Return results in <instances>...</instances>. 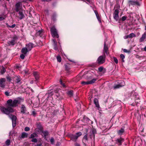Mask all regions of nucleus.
<instances>
[{
  "mask_svg": "<svg viewBox=\"0 0 146 146\" xmlns=\"http://www.w3.org/2000/svg\"><path fill=\"white\" fill-rule=\"evenodd\" d=\"M23 99L21 98L18 97L13 101L11 99L8 100L6 104V107H1L0 108L1 111L3 113L8 115L14 112L12 107L18 106L19 104L23 102Z\"/></svg>",
  "mask_w": 146,
  "mask_h": 146,
  "instance_id": "f257e3e1",
  "label": "nucleus"
},
{
  "mask_svg": "<svg viewBox=\"0 0 146 146\" xmlns=\"http://www.w3.org/2000/svg\"><path fill=\"white\" fill-rule=\"evenodd\" d=\"M106 56L105 54L103 53L102 55L100 56L97 59V62L99 64H102L105 61Z\"/></svg>",
  "mask_w": 146,
  "mask_h": 146,
  "instance_id": "f03ea898",
  "label": "nucleus"
},
{
  "mask_svg": "<svg viewBox=\"0 0 146 146\" xmlns=\"http://www.w3.org/2000/svg\"><path fill=\"white\" fill-rule=\"evenodd\" d=\"M82 135V133L80 132L76 133V135H72L70 136L71 139L74 141H76L78 137Z\"/></svg>",
  "mask_w": 146,
  "mask_h": 146,
  "instance_id": "7ed1b4c3",
  "label": "nucleus"
},
{
  "mask_svg": "<svg viewBox=\"0 0 146 146\" xmlns=\"http://www.w3.org/2000/svg\"><path fill=\"white\" fill-rule=\"evenodd\" d=\"M9 117L12 120V126L13 127H15L16 125L17 117L14 115L12 114L9 115Z\"/></svg>",
  "mask_w": 146,
  "mask_h": 146,
  "instance_id": "20e7f679",
  "label": "nucleus"
},
{
  "mask_svg": "<svg viewBox=\"0 0 146 146\" xmlns=\"http://www.w3.org/2000/svg\"><path fill=\"white\" fill-rule=\"evenodd\" d=\"M18 39V38L16 36H15L13 37L12 39L11 40L9 41L7 43L9 46L10 45H14L16 42L17 40Z\"/></svg>",
  "mask_w": 146,
  "mask_h": 146,
  "instance_id": "39448f33",
  "label": "nucleus"
},
{
  "mask_svg": "<svg viewBox=\"0 0 146 146\" xmlns=\"http://www.w3.org/2000/svg\"><path fill=\"white\" fill-rule=\"evenodd\" d=\"M50 31L53 37H58L57 30L54 27H52L51 28Z\"/></svg>",
  "mask_w": 146,
  "mask_h": 146,
  "instance_id": "423d86ee",
  "label": "nucleus"
},
{
  "mask_svg": "<svg viewBox=\"0 0 146 146\" xmlns=\"http://www.w3.org/2000/svg\"><path fill=\"white\" fill-rule=\"evenodd\" d=\"M129 5H136L138 6L140 5L139 2L135 0H129L128 1Z\"/></svg>",
  "mask_w": 146,
  "mask_h": 146,
  "instance_id": "0eeeda50",
  "label": "nucleus"
},
{
  "mask_svg": "<svg viewBox=\"0 0 146 146\" xmlns=\"http://www.w3.org/2000/svg\"><path fill=\"white\" fill-rule=\"evenodd\" d=\"M21 3L20 2L17 3L15 5V10L16 12H18L21 11Z\"/></svg>",
  "mask_w": 146,
  "mask_h": 146,
  "instance_id": "6e6552de",
  "label": "nucleus"
},
{
  "mask_svg": "<svg viewBox=\"0 0 146 146\" xmlns=\"http://www.w3.org/2000/svg\"><path fill=\"white\" fill-rule=\"evenodd\" d=\"M90 137L91 139H95V134L96 133V131L95 129H92L90 132Z\"/></svg>",
  "mask_w": 146,
  "mask_h": 146,
  "instance_id": "1a4fd4ad",
  "label": "nucleus"
},
{
  "mask_svg": "<svg viewBox=\"0 0 146 146\" xmlns=\"http://www.w3.org/2000/svg\"><path fill=\"white\" fill-rule=\"evenodd\" d=\"M82 143L85 146H88L87 143H88V136L87 134L85 135L82 139Z\"/></svg>",
  "mask_w": 146,
  "mask_h": 146,
  "instance_id": "9d476101",
  "label": "nucleus"
},
{
  "mask_svg": "<svg viewBox=\"0 0 146 146\" xmlns=\"http://www.w3.org/2000/svg\"><path fill=\"white\" fill-rule=\"evenodd\" d=\"M119 10L118 9H117L115 10L113 13L114 19L117 21L119 19Z\"/></svg>",
  "mask_w": 146,
  "mask_h": 146,
  "instance_id": "9b49d317",
  "label": "nucleus"
},
{
  "mask_svg": "<svg viewBox=\"0 0 146 146\" xmlns=\"http://www.w3.org/2000/svg\"><path fill=\"white\" fill-rule=\"evenodd\" d=\"M6 81V79L5 78H1L0 79V87L2 88H5Z\"/></svg>",
  "mask_w": 146,
  "mask_h": 146,
  "instance_id": "f8f14e48",
  "label": "nucleus"
},
{
  "mask_svg": "<svg viewBox=\"0 0 146 146\" xmlns=\"http://www.w3.org/2000/svg\"><path fill=\"white\" fill-rule=\"evenodd\" d=\"M125 84L124 82L123 81H122L120 83L114 86V88L115 89L119 88L123 86Z\"/></svg>",
  "mask_w": 146,
  "mask_h": 146,
  "instance_id": "ddd939ff",
  "label": "nucleus"
},
{
  "mask_svg": "<svg viewBox=\"0 0 146 146\" xmlns=\"http://www.w3.org/2000/svg\"><path fill=\"white\" fill-rule=\"evenodd\" d=\"M34 45L32 43H29L28 44L26 45V47H26L27 49L29 51L33 48Z\"/></svg>",
  "mask_w": 146,
  "mask_h": 146,
  "instance_id": "4468645a",
  "label": "nucleus"
},
{
  "mask_svg": "<svg viewBox=\"0 0 146 146\" xmlns=\"http://www.w3.org/2000/svg\"><path fill=\"white\" fill-rule=\"evenodd\" d=\"M27 111V109L24 105L22 104L21 107V112L23 114L25 113Z\"/></svg>",
  "mask_w": 146,
  "mask_h": 146,
  "instance_id": "2eb2a0df",
  "label": "nucleus"
},
{
  "mask_svg": "<svg viewBox=\"0 0 146 146\" xmlns=\"http://www.w3.org/2000/svg\"><path fill=\"white\" fill-rule=\"evenodd\" d=\"M146 38V32H144L141 37L139 39V42H143Z\"/></svg>",
  "mask_w": 146,
  "mask_h": 146,
  "instance_id": "dca6fc26",
  "label": "nucleus"
},
{
  "mask_svg": "<svg viewBox=\"0 0 146 146\" xmlns=\"http://www.w3.org/2000/svg\"><path fill=\"white\" fill-rule=\"evenodd\" d=\"M134 96L135 97V102L138 103L140 101L139 100L140 99L139 96L138 94L137 93H135L134 94Z\"/></svg>",
  "mask_w": 146,
  "mask_h": 146,
  "instance_id": "f3484780",
  "label": "nucleus"
},
{
  "mask_svg": "<svg viewBox=\"0 0 146 146\" xmlns=\"http://www.w3.org/2000/svg\"><path fill=\"white\" fill-rule=\"evenodd\" d=\"M108 48L106 45V42H104V48L103 49V51H104V53H103L105 54L106 53V54L108 55Z\"/></svg>",
  "mask_w": 146,
  "mask_h": 146,
  "instance_id": "a211bd4d",
  "label": "nucleus"
},
{
  "mask_svg": "<svg viewBox=\"0 0 146 146\" xmlns=\"http://www.w3.org/2000/svg\"><path fill=\"white\" fill-rule=\"evenodd\" d=\"M115 141L117 142V143L119 145H121L122 143L124 141V139H123L120 137L119 138L117 139Z\"/></svg>",
  "mask_w": 146,
  "mask_h": 146,
  "instance_id": "6ab92c4d",
  "label": "nucleus"
},
{
  "mask_svg": "<svg viewBox=\"0 0 146 146\" xmlns=\"http://www.w3.org/2000/svg\"><path fill=\"white\" fill-rule=\"evenodd\" d=\"M33 75L34 76L36 81L38 80L39 78V74L38 72H35L33 73Z\"/></svg>",
  "mask_w": 146,
  "mask_h": 146,
  "instance_id": "aec40b11",
  "label": "nucleus"
},
{
  "mask_svg": "<svg viewBox=\"0 0 146 146\" xmlns=\"http://www.w3.org/2000/svg\"><path fill=\"white\" fill-rule=\"evenodd\" d=\"M29 52V51L26 48V47L23 48L21 50V52L23 54L26 55L27 53Z\"/></svg>",
  "mask_w": 146,
  "mask_h": 146,
  "instance_id": "412c9836",
  "label": "nucleus"
},
{
  "mask_svg": "<svg viewBox=\"0 0 146 146\" xmlns=\"http://www.w3.org/2000/svg\"><path fill=\"white\" fill-rule=\"evenodd\" d=\"M21 80V78L20 77H17L15 80V82L19 84H21V82H20Z\"/></svg>",
  "mask_w": 146,
  "mask_h": 146,
  "instance_id": "4be33fe9",
  "label": "nucleus"
},
{
  "mask_svg": "<svg viewBox=\"0 0 146 146\" xmlns=\"http://www.w3.org/2000/svg\"><path fill=\"white\" fill-rule=\"evenodd\" d=\"M19 19H20L21 20L24 17V15L23 14L22 11H19Z\"/></svg>",
  "mask_w": 146,
  "mask_h": 146,
  "instance_id": "5701e85b",
  "label": "nucleus"
},
{
  "mask_svg": "<svg viewBox=\"0 0 146 146\" xmlns=\"http://www.w3.org/2000/svg\"><path fill=\"white\" fill-rule=\"evenodd\" d=\"M94 103L96 105V106L98 108L99 107V105L98 104V100L97 98H95L94 100Z\"/></svg>",
  "mask_w": 146,
  "mask_h": 146,
  "instance_id": "b1692460",
  "label": "nucleus"
},
{
  "mask_svg": "<svg viewBox=\"0 0 146 146\" xmlns=\"http://www.w3.org/2000/svg\"><path fill=\"white\" fill-rule=\"evenodd\" d=\"M85 121H86V122L88 123H92V121L89 118L87 117H84V118Z\"/></svg>",
  "mask_w": 146,
  "mask_h": 146,
  "instance_id": "393cba45",
  "label": "nucleus"
},
{
  "mask_svg": "<svg viewBox=\"0 0 146 146\" xmlns=\"http://www.w3.org/2000/svg\"><path fill=\"white\" fill-rule=\"evenodd\" d=\"M38 137V135L37 134L35 133H34L31 135L30 137H29V138L32 139L35 138H36Z\"/></svg>",
  "mask_w": 146,
  "mask_h": 146,
  "instance_id": "a878e982",
  "label": "nucleus"
},
{
  "mask_svg": "<svg viewBox=\"0 0 146 146\" xmlns=\"http://www.w3.org/2000/svg\"><path fill=\"white\" fill-rule=\"evenodd\" d=\"M42 133L44 138H46V136H48L49 134L48 132L47 131H42Z\"/></svg>",
  "mask_w": 146,
  "mask_h": 146,
  "instance_id": "bb28decb",
  "label": "nucleus"
},
{
  "mask_svg": "<svg viewBox=\"0 0 146 146\" xmlns=\"http://www.w3.org/2000/svg\"><path fill=\"white\" fill-rule=\"evenodd\" d=\"M124 131L123 128H121L120 129L117 131L119 135H121Z\"/></svg>",
  "mask_w": 146,
  "mask_h": 146,
  "instance_id": "cd10ccee",
  "label": "nucleus"
},
{
  "mask_svg": "<svg viewBox=\"0 0 146 146\" xmlns=\"http://www.w3.org/2000/svg\"><path fill=\"white\" fill-rule=\"evenodd\" d=\"M28 134L27 133L23 132L22 133L21 137L22 138H27L28 137Z\"/></svg>",
  "mask_w": 146,
  "mask_h": 146,
  "instance_id": "c85d7f7f",
  "label": "nucleus"
},
{
  "mask_svg": "<svg viewBox=\"0 0 146 146\" xmlns=\"http://www.w3.org/2000/svg\"><path fill=\"white\" fill-rule=\"evenodd\" d=\"M42 31L39 30L36 33V35L37 36H39L40 37H41L42 35Z\"/></svg>",
  "mask_w": 146,
  "mask_h": 146,
  "instance_id": "c756f323",
  "label": "nucleus"
},
{
  "mask_svg": "<svg viewBox=\"0 0 146 146\" xmlns=\"http://www.w3.org/2000/svg\"><path fill=\"white\" fill-rule=\"evenodd\" d=\"M11 140L9 139H7L5 142V144L7 146H9L11 143Z\"/></svg>",
  "mask_w": 146,
  "mask_h": 146,
  "instance_id": "7c9ffc66",
  "label": "nucleus"
},
{
  "mask_svg": "<svg viewBox=\"0 0 146 146\" xmlns=\"http://www.w3.org/2000/svg\"><path fill=\"white\" fill-rule=\"evenodd\" d=\"M6 24L7 27H9V28H14L16 26V25L15 24H14L11 26H10V25H9L8 23H6Z\"/></svg>",
  "mask_w": 146,
  "mask_h": 146,
  "instance_id": "2f4dec72",
  "label": "nucleus"
},
{
  "mask_svg": "<svg viewBox=\"0 0 146 146\" xmlns=\"http://www.w3.org/2000/svg\"><path fill=\"white\" fill-rule=\"evenodd\" d=\"M129 38H132L136 37L135 35L133 33H132L128 35Z\"/></svg>",
  "mask_w": 146,
  "mask_h": 146,
  "instance_id": "473e14b6",
  "label": "nucleus"
},
{
  "mask_svg": "<svg viewBox=\"0 0 146 146\" xmlns=\"http://www.w3.org/2000/svg\"><path fill=\"white\" fill-rule=\"evenodd\" d=\"M81 84L83 86L85 85H88L89 84V81L87 82H85V81H82L81 82Z\"/></svg>",
  "mask_w": 146,
  "mask_h": 146,
  "instance_id": "72a5a7b5",
  "label": "nucleus"
},
{
  "mask_svg": "<svg viewBox=\"0 0 146 146\" xmlns=\"http://www.w3.org/2000/svg\"><path fill=\"white\" fill-rule=\"evenodd\" d=\"M68 94L71 97L73 96V91L72 90L69 91L68 92Z\"/></svg>",
  "mask_w": 146,
  "mask_h": 146,
  "instance_id": "f704fd0d",
  "label": "nucleus"
},
{
  "mask_svg": "<svg viewBox=\"0 0 146 146\" xmlns=\"http://www.w3.org/2000/svg\"><path fill=\"white\" fill-rule=\"evenodd\" d=\"M96 79H92V80L89 81V84H92L94 83L96 81Z\"/></svg>",
  "mask_w": 146,
  "mask_h": 146,
  "instance_id": "c9c22d12",
  "label": "nucleus"
},
{
  "mask_svg": "<svg viewBox=\"0 0 146 146\" xmlns=\"http://www.w3.org/2000/svg\"><path fill=\"white\" fill-rule=\"evenodd\" d=\"M96 16L98 21L100 23H101V18L100 17L99 15L98 14Z\"/></svg>",
  "mask_w": 146,
  "mask_h": 146,
  "instance_id": "e433bc0d",
  "label": "nucleus"
},
{
  "mask_svg": "<svg viewBox=\"0 0 146 146\" xmlns=\"http://www.w3.org/2000/svg\"><path fill=\"white\" fill-rule=\"evenodd\" d=\"M54 49L56 50H57L58 49V48L57 46V43H56V42L54 44Z\"/></svg>",
  "mask_w": 146,
  "mask_h": 146,
  "instance_id": "4c0bfd02",
  "label": "nucleus"
},
{
  "mask_svg": "<svg viewBox=\"0 0 146 146\" xmlns=\"http://www.w3.org/2000/svg\"><path fill=\"white\" fill-rule=\"evenodd\" d=\"M6 71V69L5 68L3 67L2 69L1 70V74H3Z\"/></svg>",
  "mask_w": 146,
  "mask_h": 146,
  "instance_id": "58836bf2",
  "label": "nucleus"
},
{
  "mask_svg": "<svg viewBox=\"0 0 146 146\" xmlns=\"http://www.w3.org/2000/svg\"><path fill=\"white\" fill-rule=\"evenodd\" d=\"M57 59L58 61L60 62L61 61V58L60 56H57Z\"/></svg>",
  "mask_w": 146,
  "mask_h": 146,
  "instance_id": "ea45409f",
  "label": "nucleus"
},
{
  "mask_svg": "<svg viewBox=\"0 0 146 146\" xmlns=\"http://www.w3.org/2000/svg\"><path fill=\"white\" fill-rule=\"evenodd\" d=\"M26 56V55H25L24 54H23L20 55V57L21 59H23L25 57V56Z\"/></svg>",
  "mask_w": 146,
  "mask_h": 146,
  "instance_id": "a19ab883",
  "label": "nucleus"
},
{
  "mask_svg": "<svg viewBox=\"0 0 146 146\" xmlns=\"http://www.w3.org/2000/svg\"><path fill=\"white\" fill-rule=\"evenodd\" d=\"M31 141L32 142L36 143L38 141L36 138H34L32 139Z\"/></svg>",
  "mask_w": 146,
  "mask_h": 146,
  "instance_id": "79ce46f5",
  "label": "nucleus"
},
{
  "mask_svg": "<svg viewBox=\"0 0 146 146\" xmlns=\"http://www.w3.org/2000/svg\"><path fill=\"white\" fill-rule=\"evenodd\" d=\"M127 18L126 16H123L121 18V20L122 21H124L126 20Z\"/></svg>",
  "mask_w": 146,
  "mask_h": 146,
  "instance_id": "37998d69",
  "label": "nucleus"
},
{
  "mask_svg": "<svg viewBox=\"0 0 146 146\" xmlns=\"http://www.w3.org/2000/svg\"><path fill=\"white\" fill-rule=\"evenodd\" d=\"M113 59L114 61V62L116 64H117L118 63V60L115 57H113Z\"/></svg>",
  "mask_w": 146,
  "mask_h": 146,
  "instance_id": "c03bdc74",
  "label": "nucleus"
},
{
  "mask_svg": "<svg viewBox=\"0 0 146 146\" xmlns=\"http://www.w3.org/2000/svg\"><path fill=\"white\" fill-rule=\"evenodd\" d=\"M123 51L124 52L129 53L131 52V51L130 50H127L126 49H124L123 50Z\"/></svg>",
  "mask_w": 146,
  "mask_h": 146,
  "instance_id": "a18cd8bd",
  "label": "nucleus"
},
{
  "mask_svg": "<svg viewBox=\"0 0 146 146\" xmlns=\"http://www.w3.org/2000/svg\"><path fill=\"white\" fill-rule=\"evenodd\" d=\"M5 18V16L0 17V21L3 20Z\"/></svg>",
  "mask_w": 146,
  "mask_h": 146,
  "instance_id": "49530a36",
  "label": "nucleus"
},
{
  "mask_svg": "<svg viewBox=\"0 0 146 146\" xmlns=\"http://www.w3.org/2000/svg\"><path fill=\"white\" fill-rule=\"evenodd\" d=\"M30 128L28 127H26L25 128V131H27L30 130Z\"/></svg>",
  "mask_w": 146,
  "mask_h": 146,
  "instance_id": "de8ad7c7",
  "label": "nucleus"
},
{
  "mask_svg": "<svg viewBox=\"0 0 146 146\" xmlns=\"http://www.w3.org/2000/svg\"><path fill=\"white\" fill-rule=\"evenodd\" d=\"M50 142H51V144H53L54 141V139L53 138H51L50 140Z\"/></svg>",
  "mask_w": 146,
  "mask_h": 146,
  "instance_id": "09e8293b",
  "label": "nucleus"
},
{
  "mask_svg": "<svg viewBox=\"0 0 146 146\" xmlns=\"http://www.w3.org/2000/svg\"><path fill=\"white\" fill-rule=\"evenodd\" d=\"M103 68L102 67H100L98 68V70L100 72H102L103 70Z\"/></svg>",
  "mask_w": 146,
  "mask_h": 146,
  "instance_id": "8fccbe9b",
  "label": "nucleus"
},
{
  "mask_svg": "<svg viewBox=\"0 0 146 146\" xmlns=\"http://www.w3.org/2000/svg\"><path fill=\"white\" fill-rule=\"evenodd\" d=\"M65 69L66 70H69V69H70V68H69L67 66V65H66V64H65Z\"/></svg>",
  "mask_w": 146,
  "mask_h": 146,
  "instance_id": "3c124183",
  "label": "nucleus"
},
{
  "mask_svg": "<svg viewBox=\"0 0 146 146\" xmlns=\"http://www.w3.org/2000/svg\"><path fill=\"white\" fill-rule=\"evenodd\" d=\"M120 57L122 59H124L125 58V56L124 54H121L120 56Z\"/></svg>",
  "mask_w": 146,
  "mask_h": 146,
  "instance_id": "603ef678",
  "label": "nucleus"
},
{
  "mask_svg": "<svg viewBox=\"0 0 146 146\" xmlns=\"http://www.w3.org/2000/svg\"><path fill=\"white\" fill-rule=\"evenodd\" d=\"M60 84L61 85H62L64 87H65V85L62 82V81L61 79H60Z\"/></svg>",
  "mask_w": 146,
  "mask_h": 146,
  "instance_id": "864d4df0",
  "label": "nucleus"
},
{
  "mask_svg": "<svg viewBox=\"0 0 146 146\" xmlns=\"http://www.w3.org/2000/svg\"><path fill=\"white\" fill-rule=\"evenodd\" d=\"M36 114V112L35 111H32V114L33 115V116L35 117Z\"/></svg>",
  "mask_w": 146,
  "mask_h": 146,
  "instance_id": "5fc2aeb1",
  "label": "nucleus"
},
{
  "mask_svg": "<svg viewBox=\"0 0 146 146\" xmlns=\"http://www.w3.org/2000/svg\"><path fill=\"white\" fill-rule=\"evenodd\" d=\"M7 80L9 82H10L11 80V79L9 77L7 76Z\"/></svg>",
  "mask_w": 146,
  "mask_h": 146,
  "instance_id": "6e6d98bb",
  "label": "nucleus"
},
{
  "mask_svg": "<svg viewBox=\"0 0 146 146\" xmlns=\"http://www.w3.org/2000/svg\"><path fill=\"white\" fill-rule=\"evenodd\" d=\"M5 94L6 96H9V93L8 92H5Z\"/></svg>",
  "mask_w": 146,
  "mask_h": 146,
  "instance_id": "4d7b16f0",
  "label": "nucleus"
},
{
  "mask_svg": "<svg viewBox=\"0 0 146 146\" xmlns=\"http://www.w3.org/2000/svg\"><path fill=\"white\" fill-rule=\"evenodd\" d=\"M129 38L128 35L127 36H124V38L125 39H126Z\"/></svg>",
  "mask_w": 146,
  "mask_h": 146,
  "instance_id": "13d9d810",
  "label": "nucleus"
},
{
  "mask_svg": "<svg viewBox=\"0 0 146 146\" xmlns=\"http://www.w3.org/2000/svg\"><path fill=\"white\" fill-rule=\"evenodd\" d=\"M94 12L95 13L96 15L98 14L97 11L96 10H94Z\"/></svg>",
  "mask_w": 146,
  "mask_h": 146,
  "instance_id": "bf43d9fd",
  "label": "nucleus"
},
{
  "mask_svg": "<svg viewBox=\"0 0 146 146\" xmlns=\"http://www.w3.org/2000/svg\"><path fill=\"white\" fill-rule=\"evenodd\" d=\"M86 1L90 4L92 3V0H86Z\"/></svg>",
  "mask_w": 146,
  "mask_h": 146,
  "instance_id": "052dcab7",
  "label": "nucleus"
},
{
  "mask_svg": "<svg viewBox=\"0 0 146 146\" xmlns=\"http://www.w3.org/2000/svg\"><path fill=\"white\" fill-rule=\"evenodd\" d=\"M52 41H53V42L54 43V44L56 42V43H57V42L56 41V40L55 39H52Z\"/></svg>",
  "mask_w": 146,
  "mask_h": 146,
  "instance_id": "680f3d73",
  "label": "nucleus"
},
{
  "mask_svg": "<svg viewBox=\"0 0 146 146\" xmlns=\"http://www.w3.org/2000/svg\"><path fill=\"white\" fill-rule=\"evenodd\" d=\"M75 146H80V145L79 144L77 143H76L75 144Z\"/></svg>",
  "mask_w": 146,
  "mask_h": 146,
  "instance_id": "e2e57ef3",
  "label": "nucleus"
},
{
  "mask_svg": "<svg viewBox=\"0 0 146 146\" xmlns=\"http://www.w3.org/2000/svg\"><path fill=\"white\" fill-rule=\"evenodd\" d=\"M42 145V144L41 143H40V144H37L35 146H41Z\"/></svg>",
  "mask_w": 146,
  "mask_h": 146,
  "instance_id": "0e129e2a",
  "label": "nucleus"
},
{
  "mask_svg": "<svg viewBox=\"0 0 146 146\" xmlns=\"http://www.w3.org/2000/svg\"><path fill=\"white\" fill-rule=\"evenodd\" d=\"M42 1H50V0H42Z\"/></svg>",
  "mask_w": 146,
  "mask_h": 146,
  "instance_id": "69168bd1",
  "label": "nucleus"
},
{
  "mask_svg": "<svg viewBox=\"0 0 146 146\" xmlns=\"http://www.w3.org/2000/svg\"><path fill=\"white\" fill-rule=\"evenodd\" d=\"M144 50L146 51V46H145L143 48Z\"/></svg>",
  "mask_w": 146,
  "mask_h": 146,
  "instance_id": "338daca9",
  "label": "nucleus"
},
{
  "mask_svg": "<svg viewBox=\"0 0 146 146\" xmlns=\"http://www.w3.org/2000/svg\"><path fill=\"white\" fill-rule=\"evenodd\" d=\"M92 98V96L91 95L89 97V98L90 99H91V98Z\"/></svg>",
  "mask_w": 146,
  "mask_h": 146,
  "instance_id": "774afa93",
  "label": "nucleus"
}]
</instances>
